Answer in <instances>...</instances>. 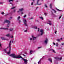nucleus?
Masks as SVG:
<instances>
[{
	"label": "nucleus",
	"instance_id": "f257e3e1",
	"mask_svg": "<svg viewBox=\"0 0 64 64\" xmlns=\"http://www.w3.org/2000/svg\"><path fill=\"white\" fill-rule=\"evenodd\" d=\"M10 56H12V57L13 58H18V59H20V58H23L21 56L19 55H18L17 56H16V55L14 54H11L10 55Z\"/></svg>",
	"mask_w": 64,
	"mask_h": 64
},
{
	"label": "nucleus",
	"instance_id": "f03ea898",
	"mask_svg": "<svg viewBox=\"0 0 64 64\" xmlns=\"http://www.w3.org/2000/svg\"><path fill=\"white\" fill-rule=\"evenodd\" d=\"M11 41H10L9 44V47L10 48L9 50L10 52L7 53V54H10V51H11Z\"/></svg>",
	"mask_w": 64,
	"mask_h": 64
},
{
	"label": "nucleus",
	"instance_id": "7ed1b4c3",
	"mask_svg": "<svg viewBox=\"0 0 64 64\" xmlns=\"http://www.w3.org/2000/svg\"><path fill=\"white\" fill-rule=\"evenodd\" d=\"M5 23H8V28L9 27V26L10 25V21L9 20H6L4 21V24H5Z\"/></svg>",
	"mask_w": 64,
	"mask_h": 64
},
{
	"label": "nucleus",
	"instance_id": "20e7f679",
	"mask_svg": "<svg viewBox=\"0 0 64 64\" xmlns=\"http://www.w3.org/2000/svg\"><path fill=\"white\" fill-rule=\"evenodd\" d=\"M22 59L24 60V63H25V64H27L28 60H25L23 58H22Z\"/></svg>",
	"mask_w": 64,
	"mask_h": 64
},
{
	"label": "nucleus",
	"instance_id": "39448f33",
	"mask_svg": "<svg viewBox=\"0 0 64 64\" xmlns=\"http://www.w3.org/2000/svg\"><path fill=\"white\" fill-rule=\"evenodd\" d=\"M40 32L41 33L40 34L41 35H42L43 34V33H44V30H40Z\"/></svg>",
	"mask_w": 64,
	"mask_h": 64
},
{
	"label": "nucleus",
	"instance_id": "423d86ee",
	"mask_svg": "<svg viewBox=\"0 0 64 64\" xmlns=\"http://www.w3.org/2000/svg\"><path fill=\"white\" fill-rule=\"evenodd\" d=\"M25 20V22H24V25L26 26H28V25L27 24V22H27V20Z\"/></svg>",
	"mask_w": 64,
	"mask_h": 64
},
{
	"label": "nucleus",
	"instance_id": "0eeeda50",
	"mask_svg": "<svg viewBox=\"0 0 64 64\" xmlns=\"http://www.w3.org/2000/svg\"><path fill=\"white\" fill-rule=\"evenodd\" d=\"M1 38L2 40H7V41L8 40V39H6L4 37H2Z\"/></svg>",
	"mask_w": 64,
	"mask_h": 64
},
{
	"label": "nucleus",
	"instance_id": "6e6552de",
	"mask_svg": "<svg viewBox=\"0 0 64 64\" xmlns=\"http://www.w3.org/2000/svg\"><path fill=\"white\" fill-rule=\"evenodd\" d=\"M20 18L21 17H20V16H19L18 17V18H17L18 21L19 22V23H20V22H21V20H20Z\"/></svg>",
	"mask_w": 64,
	"mask_h": 64
},
{
	"label": "nucleus",
	"instance_id": "1a4fd4ad",
	"mask_svg": "<svg viewBox=\"0 0 64 64\" xmlns=\"http://www.w3.org/2000/svg\"><path fill=\"white\" fill-rule=\"evenodd\" d=\"M48 42V39L46 38V40L44 41V43L46 44H47Z\"/></svg>",
	"mask_w": 64,
	"mask_h": 64
},
{
	"label": "nucleus",
	"instance_id": "9d476101",
	"mask_svg": "<svg viewBox=\"0 0 64 64\" xmlns=\"http://www.w3.org/2000/svg\"><path fill=\"white\" fill-rule=\"evenodd\" d=\"M39 0H37V5H41V4H38V3L39 2Z\"/></svg>",
	"mask_w": 64,
	"mask_h": 64
},
{
	"label": "nucleus",
	"instance_id": "9b49d317",
	"mask_svg": "<svg viewBox=\"0 0 64 64\" xmlns=\"http://www.w3.org/2000/svg\"><path fill=\"white\" fill-rule=\"evenodd\" d=\"M48 60L51 63H52V59L50 58L48 59Z\"/></svg>",
	"mask_w": 64,
	"mask_h": 64
},
{
	"label": "nucleus",
	"instance_id": "f8f14e48",
	"mask_svg": "<svg viewBox=\"0 0 64 64\" xmlns=\"http://www.w3.org/2000/svg\"><path fill=\"white\" fill-rule=\"evenodd\" d=\"M32 37L33 38V40H36V38H37L36 37H34V36H32Z\"/></svg>",
	"mask_w": 64,
	"mask_h": 64
},
{
	"label": "nucleus",
	"instance_id": "ddd939ff",
	"mask_svg": "<svg viewBox=\"0 0 64 64\" xmlns=\"http://www.w3.org/2000/svg\"><path fill=\"white\" fill-rule=\"evenodd\" d=\"M23 10V8H22L21 9H20V11L21 12H22Z\"/></svg>",
	"mask_w": 64,
	"mask_h": 64
},
{
	"label": "nucleus",
	"instance_id": "4468645a",
	"mask_svg": "<svg viewBox=\"0 0 64 64\" xmlns=\"http://www.w3.org/2000/svg\"><path fill=\"white\" fill-rule=\"evenodd\" d=\"M11 2H14V0H9V2L10 3Z\"/></svg>",
	"mask_w": 64,
	"mask_h": 64
},
{
	"label": "nucleus",
	"instance_id": "2eb2a0df",
	"mask_svg": "<svg viewBox=\"0 0 64 64\" xmlns=\"http://www.w3.org/2000/svg\"><path fill=\"white\" fill-rule=\"evenodd\" d=\"M56 41H58V42H61V40L60 39L57 40Z\"/></svg>",
	"mask_w": 64,
	"mask_h": 64
},
{
	"label": "nucleus",
	"instance_id": "dca6fc26",
	"mask_svg": "<svg viewBox=\"0 0 64 64\" xmlns=\"http://www.w3.org/2000/svg\"><path fill=\"white\" fill-rule=\"evenodd\" d=\"M52 10V11H54V12L55 13H56V10H55L53 9Z\"/></svg>",
	"mask_w": 64,
	"mask_h": 64
},
{
	"label": "nucleus",
	"instance_id": "f3484780",
	"mask_svg": "<svg viewBox=\"0 0 64 64\" xmlns=\"http://www.w3.org/2000/svg\"><path fill=\"white\" fill-rule=\"evenodd\" d=\"M40 18L41 19H42V20H44V19H43V17H40Z\"/></svg>",
	"mask_w": 64,
	"mask_h": 64
},
{
	"label": "nucleus",
	"instance_id": "a211bd4d",
	"mask_svg": "<svg viewBox=\"0 0 64 64\" xmlns=\"http://www.w3.org/2000/svg\"><path fill=\"white\" fill-rule=\"evenodd\" d=\"M56 10H57L58 11H62V10H61L57 8L56 9Z\"/></svg>",
	"mask_w": 64,
	"mask_h": 64
},
{
	"label": "nucleus",
	"instance_id": "6ab92c4d",
	"mask_svg": "<svg viewBox=\"0 0 64 64\" xmlns=\"http://www.w3.org/2000/svg\"><path fill=\"white\" fill-rule=\"evenodd\" d=\"M6 36H7V37H9V36H10V35L9 34H8V35H6Z\"/></svg>",
	"mask_w": 64,
	"mask_h": 64
},
{
	"label": "nucleus",
	"instance_id": "aec40b11",
	"mask_svg": "<svg viewBox=\"0 0 64 64\" xmlns=\"http://www.w3.org/2000/svg\"><path fill=\"white\" fill-rule=\"evenodd\" d=\"M55 59H56V60H58L59 59V58H54Z\"/></svg>",
	"mask_w": 64,
	"mask_h": 64
},
{
	"label": "nucleus",
	"instance_id": "412c9836",
	"mask_svg": "<svg viewBox=\"0 0 64 64\" xmlns=\"http://www.w3.org/2000/svg\"><path fill=\"white\" fill-rule=\"evenodd\" d=\"M41 61H39V62H38V64H40V63H41Z\"/></svg>",
	"mask_w": 64,
	"mask_h": 64
},
{
	"label": "nucleus",
	"instance_id": "4be33fe9",
	"mask_svg": "<svg viewBox=\"0 0 64 64\" xmlns=\"http://www.w3.org/2000/svg\"><path fill=\"white\" fill-rule=\"evenodd\" d=\"M13 29H10V31H13Z\"/></svg>",
	"mask_w": 64,
	"mask_h": 64
},
{
	"label": "nucleus",
	"instance_id": "5701e85b",
	"mask_svg": "<svg viewBox=\"0 0 64 64\" xmlns=\"http://www.w3.org/2000/svg\"><path fill=\"white\" fill-rule=\"evenodd\" d=\"M52 50L53 51V52L54 53H56V52H55V51L54 50Z\"/></svg>",
	"mask_w": 64,
	"mask_h": 64
},
{
	"label": "nucleus",
	"instance_id": "b1692460",
	"mask_svg": "<svg viewBox=\"0 0 64 64\" xmlns=\"http://www.w3.org/2000/svg\"><path fill=\"white\" fill-rule=\"evenodd\" d=\"M45 7H46L47 8H48V6H47V5H46V4H45Z\"/></svg>",
	"mask_w": 64,
	"mask_h": 64
},
{
	"label": "nucleus",
	"instance_id": "393cba45",
	"mask_svg": "<svg viewBox=\"0 0 64 64\" xmlns=\"http://www.w3.org/2000/svg\"><path fill=\"white\" fill-rule=\"evenodd\" d=\"M3 29H4V28H0V30H3Z\"/></svg>",
	"mask_w": 64,
	"mask_h": 64
},
{
	"label": "nucleus",
	"instance_id": "a878e982",
	"mask_svg": "<svg viewBox=\"0 0 64 64\" xmlns=\"http://www.w3.org/2000/svg\"><path fill=\"white\" fill-rule=\"evenodd\" d=\"M50 7L51 8H52V4H50Z\"/></svg>",
	"mask_w": 64,
	"mask_h": 64
},
{
	"label": "nucleus",
	"instance_id": "bb28decb",
	"mask_svg": "<svg viewBox=\"0 0 64 64\" xmlns=\"http://www.w3.org/2000/svg\"><path fill=\"white\" fill-rule=\"evenodd\" d=\"M4 30H8V28H4Z\"/></svg>",
	"mask_w": 64,
	"mask_h": 64
},
{
	"label": "nucleus",
	"instance_id": "cd10ccee",
	"mask_svg": "<svg viewBox=\"0 0 64 64\" xmlns=\"http://www.w3.org/2000/svg\"><path fill=\"white\" fill-rule=\"evenodd\" d=\"M16 7H13V8H12L11 9H14Z\"/></svg>",
	"mask_w": 64,
	"mask_h": 64
},
{
	"label": "nucleus",
	"instance_id": "c85d7f7f",
	"mask_svg": "<svg viewBox=\"0 0 64 64\" xmlns=\"http://www.w3.org/2000/svg\"><path fill=\"white\" fill-rule=\"evenodd\" d=\"M48 24H49L50 25H52V24L51 23H48Z\"/></svg>",
	"mask_w": 64,
	"mask_h": 64
},
{
	"label": "nucleus",
	"instance_id": "c756f323",
	"mask_svg": "<svg viewBox=\"0 0 64 64\" xmlns=\"http://www.w3.org/2000/svg\"><path fill=\"white\" fill-rule=\"evenodd\" d=\"M0 47L2 48V46L1 45V43L0 42Z\"/></svg>",
	"mask_w": 64,
	"mask_h": 64
},
{
	"label": "nucleus",
	"instance_id": "7c9ffc66",
	"mask_svg": "<svg viewBox=\"0 0 64 64\" xmlns=\"http://www.w3.org/2000/svg\"><path fill=\"white\" fill-rule=\"evenodd\" d=\"M58 46V44L56 43V46Z\"/></svg>",
	"mask_w": 64,
	"mask_h": 64
},
{
	"label": "nucleus",
	"instance_id": "2f4dec72",
	"mask_svg": "<svg viewBox=\"0 0 64 64\" xmlns=\"http://www.w3.org/2000/svg\"><path fill=\"white\" fill-rule=\"evenodd\" d=\"M44 15H45L46 16H47V13H44Z\"/></svg>",
	"mask_w": 64,
	"mask_h": 64
},
{
	"label": "nucleus",
	"instance_id": "473e14b6",
	"mask_svg": "<svg viewBox=\"0 0 64 64\" xmlns=\"http://www.w3.org/2000/svg\"><path fill=\"white\" fill-rule=\"evenodd\" d=\"M62 16H60L59 18V19H60V18H61V17Z\"/></svg>",
	"mask_w": 64,
	"mask_h": 64
},
{
	"label": "nucleus",
	"instance_id": "72a5a7b5",
	"mask_svg": "<svg viewBox=\"0 0 64 64\" xmlns=\"http://www.w3.org/2000/svg\"><path fill=\"white\" fill-rule=\"evenodd\" d=\"M42 48V46H41L40 47H39L38 48V49H40V48Z\"/></svg>",
	"mask_w": 64,
	"mask_h": 64
},
{
	"label": "nucleus",
	"instance_id": "f704fd0d",
	"mask_svg": "<svg viewBox=\"0 0 64 64\" xmlns=\"http://www.w3.org/2000/svg\"><path fill=\"white\" fill-rule=\"evenodd\" d=\"M24 32H27V30H26L24 31Z\"/></svg>",
	"mask_w": 64,
	"mask_h": 64
},
{
	"label": "nucleus",
	"instance_id": "c9c22d12",
	"mask_svg": "<svg viewBox=\"0 0 64 64\" xmlns=\"http://www.w3.org/2000/svg\"><path fill=\"white\" fill-rule=\"evenodd\" d=\"M34 28L36 29H37V27H34Z\"/></svg>",
	"mask_w": 64,
	"mask_h": 64
},
{
	"label": "nucleus",
	"instance_id": "e433bc0d",
	"mask_svg": "<svg viewBox=\"0 0 64 64\" xmlns=\"http://www.w3.org/2000/svg\"><path fill=\"white\" fill-rule=\"evenodd\" d=\"M31 5H33V2L31 4Z\"/></svg>",
	"mask_w": 64,
	"mask_h": 64
},
{
	"label": "nucleus",
	"instance_id": "4c0bfd02",
	"mask_svg": "<svg viewBox=\"0 0 64 64\" xmlns=\"http://www.w3.org/2000/svg\"><path fill=\"white\" fill-rule=\"evenodd\" d=\"M60 60H61L62 59V58H60Z\"/></svg>",
	"mask_w": 64,
	"mask_h": 64
},
{
	"label": "nucleus",
	"instance_id": "58836bf2",
	"mask_svg": "<svg viewBox=\"0 0 64 64\" xmlns=\"http://www.w3.org/2000/svg\"><path fill=\"white\" fill-rule=\"evenodd\" d=\"M16 12V10H14V12L15 13Z\"/></svg>",
	"mask_w": 64,
	"mask_h": 64
},
{
	"label": "nucleus",
	"instance_id": "ea45409f",
	"mask_svg": "<svg viewBox=\"0 0 64 64\" xmlns=\"http://www.w3.org/2000/svg\"><path fill=\"white\" fill-rule=\"evenodd\" d=\"M6 50H6V49H4V51H5V52H6Z\"/></svg>",
	"mask_w": 64,
	"mask_h": 64
},
{
	"label": "nucleus",
	"instance_id": "a19ab883",
	"mask_svg": "<svg viewBox=\"0 0 64 64\" xmlns=\"http://www.w3.org/2000/svg\"><path fill=\"white\" fill-rule=\"evenodd\" d=\"M4 12H2V14H4Z\"/></svg>",
	"mask_w": 64,
	"mask_h": 64
},
{
	"label": "nucleus",
	"instance_id": "79ce46f5",
	"mask_svg": "<svg viewBox=\"0 0 64 64\" xmlns=\"http://www.w3.org/2000/svg\"><path fill=\"white\" fill-rule=\"evenodd\" d=\"M62 45H64V43L62 44Z\"/></svg>",
	"mask_w": 64,
	"mask_h": 64
},
{
	"label": "nucleus",
	"instance_id": "37998d69",
	"mask_svg": "<svg viewBox=\"0 0 64 64\" xmlns=\"http://www.w3.org/2000/svg\"><path fill=\"white\" fill-rule=\"evenodd\" d=\"M54 33H55V34H56V33H57V31H56Z\"/></svg>",
	"mask_w": 64,
	"mask_h": 64
},
{
	"label": "nucleus",
	"instance_id": "c03bdc74",
	"mask_svg": "<svg viewBox=\"0 0 64 64\" xmlns=\"http://www.w3.org/2000/svg\"><path fill=\"white\" fill-rule=\"evenodd\" d=\"M26 15L25 16H24V18H25V17H26Z\"/></svg>",
	"mask_w": 64,
	"mask_h": 64
},
{
	"label": "nucleus",
	"instance_id": "a18cd8bd",
	"mask_svg": "<svg viewBox=\"0 0 64 64\" xmlns=\"http://www.w3.org/2000/svg\"><path fill=\"white\" fill-rule=\"evenodd\" d=\"M23 55L24 56V57H26V56H25V55H24V54H23Z\"/></svg>",
	"mask_w": 64,
	"mask_h": 64
},
{
	"label": "nucleus",
	"instance_id": "49530a36",
	"mask_svg": "<svg viewBox=\"0 0 64 64\" xmlns=\"http://www.w3.org/2000/svg\"><path fill=\"white\" fill-rule=\"evenodd\" d=\"M33 40V38H30V40Z\"/></svg>",
	"mask_w": 64,
	"mask_h": 64
},
{
	"label": "nucleus",
	"instance_id": "de8ad7c7",
	"mask_svg": "<svg viewBox=\"0 0 64 64\" xmlns=\"http://www.w3.org/2000/svg\"><path fill=\"white\" fill-rule=\"evenodd\" d=\"M40 29H39V28H38V32H39V31Z\"/></svg>",
	"mask_w": 64,
	"mask_h": 64
},
{
	"label": "nucleus",
	"instance_id": "09e8293b",
	"mask_svg": "<svg viewBox=\"0 0 64 64\" xmlns=\"http://www.w3.org/2000/svg\"><path fill=\"white\" fill-rule=\"evenodd\" d=\"M12 39L13 38V36H12Z\"/></svg>",
	"mask_w": 64,
	"mask_h": 64
},
{
	"label": "nucleus",
	"instance_id": "8fccbe9b",
	"mask_svg": "<svg viewBox=\"0 0 64 64\" xmlns=\"http://www.w3.org/2000/svg\"><path fill=\"white\" fill-rule=\"evenodd\" d=\"M30 53H32V50H30Z\"/></svg>",
	"mask_w": 64,
	"mask_h": 64
},
{
	"label": "nucleus",
	"instance_id": "3c124183",
	"mask_svg": "<svg viewBox=\"0 0 64 64\" xmlns=\"http://www.w3.org/2000/svg\"><path fill=\"white\" fill-rule=\"evenodd\" d=\"M53 44L54 45H55V43H53Z\"/></svg>",
	"mask_w": 64,
	"mask_h": 64
},
{
	"label": "nucleus",
	"instance_id": "603ef678",
	"mask_svg": "<svg viewBox=\"0 0 64 64\" xmlns=\"http://www.w3.org/2000/svg\"><path fill=\"white\" fill-rule=\"evenodd\" d=\"M48 22H49L50 23H51V22L50 21H49Z\"/></svg>",
	"mask_w": 64,
	"mask_h": 64
},
{
	"label": "nucleus",
	"instance_id": "864d4df0",
	"mask_svg": "<svg viewBox=\"0 0 64 64\" xmlns=\"http://www.w3.org/2000/svg\"><path fill=\"white\" fill-rule=\"evenodd\" d=\"M25 54H27V53L26 52H25Z\"/></svg>",
	"mask_w": 64,
	"mask_h": 64
},
{
	"label": "nucleus",
	"instance_id": "5fc2aeb1",
	"mask_svg": "<svg viewBox=\"0 0 64 64\" xmlns=\"http://www.w3.org/2000/svg\"><path fill=\"white\" fill-rule=\"evenodd\" d=\"M38 8H39L38 7L36 8V9H38Z\"/></svg>",
	"mask_w": 64,
	"mask_h": 64
},
{
	"label": "nucleus",
	"instance_id": "6e6d98bb",
	"mask_svg": "<svg viewBox=\"0 0 64 64\" xmlns=\"http://www.w3.org/2000/svg\"><path fill=\"white\" fill-rule=\"evenodd\" d=\"M18 13H19V12H20L19 11H18Z\"/></svg>",
	"mask_w": 64,
	"mask_h": 64
},
{
	"label": "nucleus",
	"instance_id": "4d7b16f0",
	"mask_svg": "<svg viewBox=\"0 0 64 64\" xmlns=\"http://www.w3.org/2000/svg\"><path fill=\"white\" fill-rule=\"evenodd\" d=\"M41 60H42L41 59H40V60L39 61H41Z\"/></svg>",
	"mask_w": 64,
	"mask_h": 64
},
{
	"label": "nucleus",
	"instance_id": "13d9d810",
	"mask_svg": "<svg viewBox=\"0 0 64 64\" xmlns=\"http://www.w3.org/2000/svg\"><path fill=\"white\" fill-rule=\"evenodd\" d=\"M0 4H2V3L1 2H0Z\"/></svg>",
	"mask_w": 64,
	"mask_h": 64
},
{
	"label": "nucleus",
	"instance_id": "bf43d9fd",
	"mask_svg": "<svg viewBox=\"0 0 64 64\" xmlns=\"http://www.w3.org/2000/svg\"><path fill=\"white\" fill-rule=\"evenodd\" d=\"M23 14V12H22V14Z\"/></svg>",
	"mask_w": 64,
	"mask_h": 64
},
{
	"label": "nucleus",
	"instance_id": "052dcab7",
	"mask_svg": "<svg viewBox=\"0 0 64 64\" xmlns=\"http://www.w3.org/2000/svg\"><path fill=\"white\" fill-rule=\"evenodd\" d=\"M60 40H62V38L60 39Z\"/></svg>",
	"mask_w": 64,
	"mask_h": 64
},
{
	"label": "nucleus",
	"instance_id": "680f3d73",
	"mask_svg": "<svg viewBox=\"0 0 64 64\" xmlns=\"http://www.w3.org/2000/svg\"><path fill=\"white\" fill-rule=\"evenodd\" d=\"M43 58H44V57H43V58H42V59H43Z\"/></svg>",
	"mask_w": 64,
	"mask_h": 64
},
{
	"label": "nucleus",
	"instance_id": "e2e57ef3",
	"mask_svg": "<svg viewBox=\"0 0 64 64\" xmlns=\"http://www.w3.org/2000/svg\"><path fill=\"white\" fill-rule=\"evenodd\" d=\"M10 4H12V3L10 2Z\"/></svg>",
	"mask_w": 64,
	"mask_h": 64
},
{
	"label": "nucleus",
	"instance_id": "0e129e2a",
	"mask_svg": "<svg viewBox=\"0 0 64 64\" xmlns=\"http://www.w3.org/2000/svg\"><path fill=\"white\" fill-rule=\"evenodd\" d=\"M33 19V18H31V19Z\"/></svg>",
	"mask_w": 64,
	"mask_h": 64
},
{
	"label": "nucleus",
	"instance_id": "69168bd1",
	"mask_svg": "<svg viewBox=\"0 0 64 64\" xmlns=\"http://www.w3.org/2000/svg\"><path fill=\"white\" fill-rule=\"evenodd\" d=\"M33 0V1H34L35 0Z\"/></svg>",
	"mask_w": 64,
	"mask_h": 64
},
{
	"label": "nucleus",
	"instance_id": "338daca9",
	"mask_svg": "<svg viewBox=\"0 0 64 64\" xmlns=\"http://www.w3.org/2000/svg\"><path fill=\"white\" fill-rule=\"evenodd\" d=\"M12 43H13V41H12Z\"/></svg>",
	"mask_w": 64,
	"mask_h": 64
},
{
	"label": "nucleus",
	"instance_id": "774afa93",
	"mask_svg": "<svg viewBox=\"0 0 64 64\" xmlns=\"http://www.w3.org/2000/svg\"><path fill=\"white\" fill-rule=\"evenodd\" d=\"M8 48H7L6 49H8Z\"/></svg>",
	"mask_w": 64,
	"mask_h": 64
}]
</instances>
